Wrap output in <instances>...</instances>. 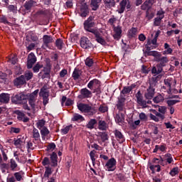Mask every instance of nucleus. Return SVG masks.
I'll use <instances>...</instances> for the list:
<instances>
[{
    "label": "nucleus",
    "mask_w": 182,
    "mask_h": 182,
    "mask_svg": "<svg viewBox=\"0 0 182 182\" xmlns=\"http://www.w3.org/2000/svg\"><path fill=\"white\" fill-rule=\"evenodd\" d=\"M42 164L46 168L44 177L48 178L52 173H53V167H58V154L53 152L50 154V159L48 157H45L42 161Z\"/></svg>",
    "instance_id": "f257e3e1"
},
{
    "label": "nucleus",
    "mask_w": 182,
    "mask_h": 182,
    "mask_svg": "<svg viewBox=\"0 0 182 182\" xmlns=\"http://www.w3.org/2000/svg\"><path fill=\"white\" fill-rule=\"evenodd\" d=\"M38 93H39V90H36L27 97V100H28V104L31 105V107L34 110H36V109H39V107H41V105H42V102L38 100Z\"/></svg>",
    "instance_id": "f03ea898"
},
{
    "label": "nucleus",
    "mask_w": 182,
    "mask_h": 182,
    "mask_svg": "<svg viewBox=\"0 0 182 182\" xmlns=\"http://www.w3.org/2000/svg\"><path fill=\"white\" fill-rule=\"evenodd\" d=\"M83 25L85 31H86V32L93 33V35L99 31L97 30V28H95L96 23L95 22L94 16H90L87 20L84 21Z\"/></svg>",
    "instance_id": "7ed1b4c3"
},
{
    "label": "nucleus",
    "mask_w": 182,
    "mask_h": 182,
    "mask_svg": "<svg viewBox=\"0 0 182 182\" xmlns=\"http://www.w3.org/2000/svg\"><path fill=\"white\" fill-rule=\"evenodd\" d=\"M160 159L154 158L151 162L148 163V167L151 170L152 174H154L156 171L160 173L161 171V166H160Z\"/></svg>",
    "instance_id": "20e7f679"
},
{
    "label": "nucleus",
    "mask_w": 182,
    "mask_h": 182,
    "mask_svg": "<svg viewBox=\"0 0 182 182\" xmlns=\"http://www.w3.org/2000/svg\"><path fill=\"white\" fill-rule=\"evenodd\" d=\"M117 163L114 158L109 159L105 166L106 171H114V170H116Z\"/></svg>",
    "instance_id": "39448f33"
},
{
    "label": "nucleus",
    "mask_w": 182,
    "mask_h": 182,
    "mask_svg": "<svg viewBox=\"0 0 182 182\" xmlns=\"http://www.w3.org/2000/svg\"><path fill=\"white\" fill-rule=\"evenodd\" d=\"M39 96L43 97V103L44 106H46L49 103V92L46 90L45 87L41 89Z\"/></svg>",
    "instance_id": "423d86ee"
},
{
    "label": "nucleus",
    "mask_w": 182,
    "mask_h": 182,
    "mask_svg": "<svg viewBox=\"0 0 182 182\" xmlns=\"http://www.w3.org/2000/svg\"><path fill=\"white\" fill-rule=\"evenodd\" d=\"M155 61L159 63L157 64V66H159L161 68H164V66H166L167 63L169 62L168 58L162 56L161 53L159 54V57Z\"/></svg>",
    "instance_id": "0eeeda50"
},
{
    "label": "nucleus",
    "mask_w": 182,
    "mask_h": 182,
    "mask_svg": "<svg viewBox=\"0 0 182 182\" xmlns=\"http://www.w3.org/2000/svg\"><path fill=\"white\" fill-rule=\"evenodd\" d=\"M14 146L17 147V149H21L22 146L25 145L26 139L24 136L18 135L16 138L14 139Z\"/></svg>",
    "instance_id": "6e6552de"
},
{
    "label": "nucleus",
    "mask_w": 182,
    "mask_h": 182,
    "mask_svg": "<svg viewBox=\"0 0 182 182\" xmlns=\"http://www.w3.org/2000/svg\"><path fill=\"white\" fill-rule=\"evenodd\" d=\"M122 26H114L113 33H112V36L114 39H115L116 41H119L120 38H122Z\"/></svg>",
    "instance_id": "1a4fd4ad"
},
{
    "label": "nucleus",
    "mask_w": 182,
    "mask_h": 182,
    "mask_svg": "<svg viewBox=\"0 0 182 182\" xmlns=\"http://www.w3.org/2000/svg\"><path fill=\"white\" fill-rule=\"evenodd\" d=\"M99 87H100V81H99V80L97 79H94L91 81H90V82L87 85V88L90 89V90H97V89H99Z\"/></svg>",
    "instance_id": "9d476101"
},
{
    "label": "nucleus",
    "mask_w": 182,
    "mask_h": 182,
    "mask_svg": "<svg viewBox=\"0 0 182 182\" xmlns=\"http://www.w3.org/2000/svg\"><path fill=\"white\" fill-rule=\"evenodd\" d=\"M36 63V56L33 53H31L28 56L27 68L28 69H32L33 65Z\"/></svg>",
    "instance_id": "9b49d317"
},
{
    "label": "nucleus",
    "mask_w": 182,
    "mask_h": 182,
    "mask_svg": "<svg viewBox=\"0 0 182 182\" xmlns=\"http://www.w3.org/2000/svg\"><path fill=\"white\" fill-rule=\"evenodd\" d=\"M12 101L16 104L25 103L26 102V97L22 93L17 94L13 97Z\"/></svg>",
    "instance_id": "f8f14e48"
},
{
    "label": "nucleus",
    "mask_w": 182,
    "mask_h": 182,
    "mask_svg": "<svg viewBox=\"0 0 182 182\" xmlns=\"http://www.w3.org/2000/svg\"><path fill=\"white\" fill-rule=\"evenodd\" d=\"M136 102L139 106H142L143 107H147V102L143 100V95H141V92L138 91L136 94Z\"/></svg>",
    "instance_id": "ddd939ff"
},
{
    "label": "nucleus",
    "mask_w": 182,
    "mask_h": 182,
    "mask_svg": "<svg viewBox=\"0 0 182 182\" xmlns=\"http://www.w3.org/2000/svg\"><path fill=\"white\" fill-rule=\"evenodd\" d=\"M80 99H88L92 97V92L87 88H82L80 90V95L78 96Z\"/></svg>",
    "instance_id": "4468645a"
},
{
    "label": "nucleus",
    "mask_w": 182,
    "mask_h": 182,
    "mask_svg": "<svg viewBox=\"0 0 182 182\" xmlns=\"http://www.w3.org/2000/svg\"><path fill=\"white\" fill-rule=\"evenodd\" d=\"M80 46L83 49H89L92 46V43L87 37H82L80 40Z\"/></svg>",
    "instance_id": "2eb2a0df"
},
{
    "label": "nucleus",
    "mask_w": 182,
    "mask_h": 182,
    "mask_svg": "<svg viewBox=\"0 0 182 182\" xmlns=\"http://www.w3.org/2000/svg\"><path fill=\"white\" fill-rule=\"evenodd\" d=\"M53 41V38H52V37H50V36H48V35L43 36V49H46V48H49V43H52Z\"/></svg>",
    "instance_id": "dca6fc26"
},
{
    "label": "nucleus",
    "mask_w": 182,
    "mask_h": 182,
    "mask_svg": "<svg viewBox=\"0 0 182 182\" xmlns=\"http://www.w3.org/2000/svg\"><path fill=\"white\" fill-rule=\"evenodd\" d=\"M154 4V0H146L141 6L142 11H149Z\"/></svg>",
    "instance_id": "f3484780"
},
{
    "label": "nucleus",
    "mask_w": 182,
    "mask_h": 182,
    "mask_svg": "<svg viewBox=\"0 0 182 182\" xmlns=\"http://www.w3.org/2000/svg\"><path fill=\"white\" fill-rule=\"evenodd\" d=\"M89 14V9L87 8V4L85 3L81 6L80 15L82 18H86Z\"/></svg>",
    "instance_id": "a211bd4d"
},
{
    "label": "nucleus",
    "mask_w": 182,
    "mask_h": 182,
    "mask_svg": "<svg viewBox=\"0 0 182 182\" xmlns=\"http://www.w3.org/2000/svg\"><path fill=\"white\" fill-rule=\"evenodd\" d=\"M144 96L146 99H153L154 97V88L151 85L146 90Z\"/></svg>",
    "instance_id": "6ab92c4d"
},
{
    "label": "nucleus",
    "mask_w": 182,
    "mask_h": 182,
    "mask_svg": "<svg viewBox=\"0 0 182 182\" xmlns=\"http://www.w3.org/2000/svg\"><path fill=\"white\" fill-rule=\"evenodd\" d=\"M161 161H166V163H168V164H171V163H174V159H173V156L171 155V154H166L164 156V159L163 158H161Z\"/></svg>",
    "instance_id": "aec40b11"
},
{
    "label": "nucleus",
    "mask_w": 182,
    "mask_h": 182,
    "mask_svg": "<svg viewBox=\"0 0 182 182\" xmlns=\"http://www.w3.org/2000/svg\"><path fill=\"white\" fill-rule=\"evenodd\" d=\"M11 99V97L9 94L6 93H1L0 94V103H9V100Z\"/></svg>",
    "instance_id": "412c9836"
},
{
    "label": "nucleus",
    "mask_w": 182,
    "mask_h": 182,
    "mask_svg": "<svg viewBox=\"0 0 182 182\" xmlns=\"http://www.w3.org/2000/svg\"><path fill=\"white\" fill-rule=\"evenodd\" d=\"M25 83H26L25 75H21L19 77L14 80V85L16 86H22V85H25Z\"/></svg>",
    "instance_id": "4be33fe9"
},
{
    "label": "nucleus",
    "mask_w": 182,
    "mask_h": 182,
    "mask_svg": "<svg viewBox=\"0 0 182 182\" xmlns=\"http://www.w3.org/2000/svg\"><path fill=\"white\" fill-rule=\"evenodd\" d=\"M114 136L117 141H119V143H123L125 140L123 134H122L120 131L117 129L114 131Z\"/></svg>",
    "instance_id": "5701e85b"
},
{
    "label": "nucleus",
    "mask_w": 182,
    "mask_h": 182,
    "mask_svg": "<svg viewBox=\"0 0 182 182\" xmlns=\"http://www.w3.org/2000/svg\"><path fill=\"white\" fill-rule=\"evenodd\" d=\"M40 130H41L40 132H41V137H42L43 140H46V139H48V136H49V134L50 133V132L46 127L42 128Z\"/></svg>",
    "instance_id": "b1692460"
},
{
    "label": "nucleus",
    "mask_w": 182,
    "mask_h": 182,
    "mask_svg": "<svg viewBox=\"0 0 182 182\" xmlns=\"http://www.w3.org/2000/svg\"><path fill=\"white\" fill-rule=\"evenodd\" d=\"M98 140H102V141H106V140H109V136L106 132H97L96 134Z\"/></svg>",
    "instance_id": "393cba45"
},
{
    "label": "nucleus",
    "mask_w": 182,
    "mask_h": 182,
    "mask_svg": "<svg viewBox=\"0 0 182 182\" xmlns=\"http://www.w3.org/2000/svg\"><path fill=\"white\" fill-rule=\"evenodd\" d=\"M35 4H36V2H35V1L29 0L28 1H26L23 6H24L26 11H31V9H32L33 6H35Z\"/></svg>",
    "instance_id": "a878e982"
},
{
    "label": "nucleus",
    "mask_w": 182,
    "mask_h": 182,
    "mask_svg": "<svg viewBox=\"0 0 182 182\" xmlns=\"http://www.w3.org/2000/svg\"><path fill=\"white\" fill-rule=\"evenodd\" d=\"M164 48L165 50L163 51V55H171L173 53V48L170 47V45H168V43H165Z\"/></svg>",
    "instance_id": "bb28decb"
},
{
    "label": "nucleus",
    "mask_w": 182,
    "mask_h": 182,
    "mask_svg": "<svg viewBox=\"0 0 182 182\" xmlns=\"http://www.w3.org/2000/svg\"><path fill=\"white\" fill-rule=\"evenodd\" d=\"M94 35L98 43H100L101 45H106V41L100 36V33L99 32V31L94 33Z\"/></svg>",
    "instance_id": "cd10ccee"
},
{
    "label": "nucleus",
    "mask_w": 182,
    "mask_h": 182,
    "mask_svg": "<svg viewBox=\"0 0 182 182\" xmlns=\"http://www.w3.org/2000/svg\"><path fill=\"white\" fill-rule=\"evenodd\" d=\"M127 5V0H122L119 4V9L118 10L119 14H123L124 12V9H126V6Z\"/></svg>",
    "instance_id": "c85d7f7f"
},
{
    "label": "nucleus",
    "mask_w": 182,
    "mask_h": 182,
    "mask_svg": "<svg viewBox=\"0 0 182 182\" xmlns=\"http://www.w3.org/2000/svg\"><path fill=\"white\" fill-rule=\"evenodd\" d=\"M104 4L107 9H110V8H113L114 6V0H103Z\"/></svg>",
    "instance_id": "c756f323"
},
{
    "label": "nucleus",
    "mask_w": 182,
    "mask_h": 182,
    "mask_svg": "<svg viewBox=\"0 0 182 182\" xmlns=\"http://www.w3.org/2000/svg\"><path fill=\"white\" fill-rule=\"evenodd\" d=\"M102 2V0H92L91 1V8L92 11H97V8H99V4Z\"/></svg>",
    "instance_id": "7c9ffc66"
},
{
    "label": "nucleus",
    "mask_w": 182,
    "mask_h": 182,
    "mask_svg": "<svg viewBox=\"0 0 182 182\" xmlns=\"http://www.w3.org/2000/svg\"><path fill=\"white\" fill-rule=\"evenodd\" d=\"M98 129L99 130H107V124L105 121L100 120L98 122Z\"/></svg>",
    "instance_id": "2f4dec72"
},
{
    "label": "nucleus",
    "mask_w": 182,
    "mask_h": 182,
    "mask_svg": "<svg viewBox=\"0 0 182 182\" xmlns=\"http://www.w3.org/2000/svg\"><path fill=\"white\" fill-rule=\"evenodd\" d=\"M80 75H82V71L80 70L75 68L73 73V77L74 80H79V77H80Z\"/></svg>",
    "instance_id": "473e14b6"
},
{
    "label": "nucleus",
    "mask_w": 182,
    "mask_h": 182,
    "mask_svg": "<svg viewBox=\"0 0 182 182\" xmlns=\"http://www.w3.org/2000/svg\"><path fill=\"white\" fill-rule=\"evenodd\" d=\"M137 35V28H132L128 31V36L129 38H134Z\"/></svg>",
    "instance_id": "72a5a7b5"
},
{
    "label": "nucleus",
    "mask_w": 182,
    "mask_h": 182,
    "mask_svg": "<svg viewBox=\"0 0 182 182\" xmlns=\"http://www.w3.org/2000/svg\"><path fill=\"white\" fill-rule=\"evenodd\" d=\"M83 120H85V118L79 114H74L72 118L73 122H83Z\"/></svg>",
    "instance_id": "f704fd0d"
},
{
    "label": "nucleus",
    "mask_w": 182,
    "mask_h": 182,
    "mask_svg": "<svg viewBox=\"0 0 182 182\" xmlns=\"http://www.w3.org/2000/svg\"><path fill=\"white\" fill-rule=\"evenodd\" d=\"M33 137L36 141L41 140V134H39V131L36 128L33 129Z\"/></svg>",
    "instance_id": "c9c22d12"
},
{
    "label": "nucleus",
    "mask_w": 182,
    "mask_h": 182,
    "mask_svg": "<svg viewBox=\"0 0 182 182\" xmlns=\"http://www.w3.org/2000/svg\"><path fill=\"white\" fill-rule=\"evenodd\" d=\"M97 112L96 107L90 106L85 113L88 114V116H93V114H96Z\"/></svg>",
    "instance_id": "e433bc0d"
},
{
    "label": "nucleus",
    "mask_w": 182,
    "mask_h": 182,
    "mask_svg": "<svg viewBox=\"0 0 182 182\" xmlns=\"http://www.w3.org/2000/svg\"><path fill=\"white\" fill-rule=\"evenodd\" d=\"M45 124H46V121L43 119H39L36 123V126L39 129V130L43 129V127H46Z\"/></svg>",
    "instance_id": "4c0bfd02"
},
{
    "label": "nucleus",
    "mask_w": 182,
    "mask_h": 182,
    "mask_svg": "<svg viewBox=\"0 0 182 182\" xmlns=\"http://www.w3.org/2000/svg\"><path fill=\"white\" fill-rule=\"evenodd\" d=\"M162 71H163V68L157 65L156 67H153L151 70V72L154 75H159V73H161Z\"/></svg>",
    "instance_id": "58836bf2"
},
{
    "label": "nucleus",
    "mask_w": 182,
    "mask_h": 182,
    "mask_svg": "<svg viewBox=\"0 0 182 182\" xmlns=\"http://www.w3.org/2000/svg\"><path fill=\"white\" fill-rule=\"evenodd\" d=\"M96 123H97V121H96V119H90L88 124H87V129H95V124H96Z\"/></svg>",
    "instance_id": "ea45409f"
},
{
    "label": "nucleus",
    "mask_w": 182,
    "mask_h": 182,
    "mask_svg": "<svg viewBox=\"0 0 182 182\" xmlns=\"http://www.w3.org/2000/svg\"><path fill=\"white\" fill-rule=\"evenodd\" d=\"M165 86L168 88V90H171V85L173 81L171 78H168L164 80Z\"/></svg>",
    "instance_id": "a19ab883"
},
{
    "label": "nucleus",
    "mask_w": 182,
    "mask_h": 182,
    "mask_svg": "<svg viewBox=\"0 0 182 182\" xmlns=\"http://www.w3.org/2000/svg\"><path fill=\"white\" fill-rule=\"evenodd\" d=\"M154 45V46L151 47H149V49H156V48H157V38H154V39H152L151 41H148L147 45L150 46V45Z\"/></svg>",
    "instance_id": "79ce46f5"
},
{
    "label": "nucleus",
    "mask_w": 182,
    "mask_h": 182,
    "mask_svg": "<svg viewBox=\"0 0 182 182\" xmlns=\"http://www.w3.org/2000/svg\"><path fill=\"white\" fill-rule=\"evenodd\" d=\"M42 68H43V65L41 63H37L36 65L33 68V70L34 73H38L39 70L42 69Z\"/></svg>",
    "instance_id": "37998d69"
},
{
    "label": "nucleus",
    "mask_w": 182,
    "mask_h": 182,
    "mask_svg": "<svg viewBox=\"0 0 182 182\" xmlns=\"http://www.w3.org/2000/svg\"><path fill=\"white\" fill-rule=\"evenodd\" d=\"M148 56H154V60L156 61L157 60V58L159 56L160 53L158 51H149L147 53Z\"/></svg>",
    "instance_id": "c03bdc74"
},
{
    "label": "nucleus",
    "mask_w": 182,
    "mask_h": 182,
    "mask_svg": "<svg viewBox=\"0 0 182 182\" xmlns=\"http://www.w3.org/2000/svg\"><path fill=\"white\" fill-rule=\"evenodd\" d=\"M154 103H161V102H164V97H163V95H157L156 97H155L154 99H153Z\"/></svg>",
    "instance_id": "a18cd8bd"
},
{
    "label": "nucleus",
    "mask_w": 182,
    "mask_h": 182,
    "mask_svg": "<svg viewBox=\"0 0 182 182\" xmlns=\"http://www.w3.org/2000/svg\"><path fill=\"white\" fill-rule=\"evenodd\" d=\"M33 77V73L31 71H27L25 73L24 79L25 80H31Z\"/></svg>",
    "instance_id": "49530a36"
},
{
    "label": "nucleus",
    "mask_w": 182,
    "mask_h": 182,
    "mask_svg": "<svg viewBox=\"0 0 182 182\" xmlns=\"http://www.w3.org/2000/svg\"><path fill=\"white\" fill-rule=\"evenodd\" d=\"M85 63L86 66H88V68H91V66H93V63H94L93 59L90 58H87L85 61Z\"/></svg>",
    "instance_id": "de8ad7c7"
},
{
    "label": "nucleus",
    "mask_w": 182,
    "mask_h": 182,
    "mask_svg": "<svg viewBox=\"0 0 182 182\" xmlns=\"http://www.w3.org/2000/svg\"><path fill=\"white\" fill-rule=\"evenodd\" d=\"M178 173H180V171H178V167H175L171 169L169 174H171L172 177H174V176H177Z\"/></svg>",
    "instance_id": "09e8293b"
},
{
    "label": "nucleus",
    "mask_w": 182,
    "mask_h": 182,
    "mask_svg": "<svg viewBox=\"0 0 182 182\" xmlns=\"http://www.w3.org/2000/svg\"><path fill=\"white\" fill-rule=\"evenodd\" d=\"M55 46H57L58 49H62L63 41L60 38L57 39L55 41Z\"/></svg>",
    "instance_id": "8fccbe9b"
},
{
    "label": "nucleus",
    "mask_w": 182,
    "mask_h": 182,
    "mask_svg": "<svg viewBox=\"0 0 182 182\" xmlns=\"http://www.w3.org/2000/svg\"><path fill=\"white\" fill-rule=\"evenodd\" d=\"M109 110V108L105 105H101L99 107V112L101 113H106Z\"/></svg>",
    "instance_id": "3c124183"
},
{
    "label": "nucleus",
    "mask_w": 182,
    "mask_h": 182,
    "mask_svg": "<svg viewBox=\"0 0 182 182\" xmlns=\"http://www.w3.org/2000/svg\"><path fill=\"white\" fill-rule=\"evenodd\" d=\"M87 105L80 103L77 105V109H80V112H82V113L85 112Z\"/></svg>",
    "instance_id": "603ef678"
},
{
    "label": "nucleus",
    "mask_w": 182,
    "mask_h": 182,
    "mask_svg": "<svg viewBox=\"0 0 182 182\" xmlns=\"http://www.w3.org/2000/svg\"><path fill=\"white\" fill-rule=\"evenodd\" d=\"M151 112L152 113H154V114H155V116H156L157 117H159V119H161V120H163V119H164V115H163V114H160L155 109H151Z\"/></svg>",
    "instance_id": "864d4df0"
},
{
    "label": "nucleus",
    "mask_w": 182,
    "mask_h": 182,
    "mask_svg": "<svg viewBox=\"0 0 182 182\" xmlns=\"http://www.w3.org/2000/svg\"><path fill=\"white\" fill-rule=\"evenodd\" d=\"M164 14H166V12H164V11H163V9L159 10L156 14V15L158 16L156 18H158L159 19H163L164 18Z\"/></svg>",
    "instance_id": "5fc2aeb1"
},
{
    "label": "nucleus",
    "mask_w": 182,
    "mask_h": 182,
    "mask_svg": "<svg viewBox=\"0 0 182 182\" xmlns=\"http://www.w3.org/2000/svg\"><path fill=\"white\" fill-rule=\"evenodd\" d=\"M132 87H124L122 90V95H127V93H130L132 92Z\"/></svg>",
    "instance_id": "6e6d98bb"
},
{
    "label": "nucleus",
    "mask_w": 182,
    "mask_h": 182,
    "mask_svg": "<svg viewBox=\"0 0 182 182\" xmlns=\"http://www.w3.org/2000/svg\"><path fill=\"white\" fill-rule=\"evenodd\" d=\"M131 127H132L133 129H137V126H139V124H140V120H136L134 122H131L129 123Z\"/></svg>",
    "instance_id": "4d7b16f0"
},
{
    "label": "nucleus",
    "mask_w": 182,
    "mask_h": 182,
    "mask_svg": "<svg viewBox=\"0 0 182 182\" xmlns=\"http://www.w3.org/2000/svg\"><path fill=\"white\" fill-rule=\"evenodd\" d=\"M95 156H96V151L95 150L91 151L90 153V156L92 163H95V161H96V159L95 158Z\"/></svg>",
    "instance_id": "13d9d810"
},
{
    "label": "nucleus",
    "mask_w": 182,
    "mask_h": 182,
    "mask_svg": "<svg viewBox=\"0 0 182 182\" xmlns=\"http://www.w3.org/2000/svg\"><path fill=\"white\" fill-rule=\"evenodd\" d=\"M10 164H11V168L12 170H15V168L18 167V164H16V161H15V160L14 159H11Z\"/></svg>",
    "instance_id": "bf43d9fd"
},
{
    "label": "nucleus",
    "mask_w": 182,
    "mask_h": 182,
    "mask_svg": "<svg viewBox=\"0 0 182 182\" xmlns=\"http://www.w3.org/2000/svg\"><path fill=\"white\" fill-rule=\"evenodd\" d=\"M117 21V18L116 17L113 16L111 18L109 19L108 23L111 25L112 26H114V23H116V21Z\"/></svg>",
    "instance_id": "052dcab7"
},
{
    "label": "nucleus",
    "mask_w": 182,
    "mask_h": 182,
    "mask_svg": "<svg viewBox=\"0 0 182 182\" xmlns=\"http://www.w3.org/2000/svg\"><path fill=\"white\" fill-rule=\"evenodd\" d=\"M71 126H67L64 129H61L62 134H68L69 133V131L70 130Z\"/></svg>",
    "instance_id": "680f3d73"
},
{
    "label": "nucleus",
    "mask_w": 182,
    "mask_h": 182,
    "mask_svg": "<svg viewBox=\"0 0 182 182\" xmlns=\"http://www.w3.org/2000/svg\"><path fill=\"white\" fill-rule=\"evenodd\" d=\"M9 62H10V63L12 65H16V62H18V59L15 57V55H14L9 59Z\"/></svg>",
    "instance_id": "e2e57ef3"
},
{
    "label": "nucleus",
    "mask_w": 182,
    "mask_h": 182,
    "mask_svg": "<svg viewBox=\"0 0 182 182\" xmlns=\"http://www.w3.org/2000/svg\"><path fill=\"white\" fill-rule=\"evenodd\" d=\"M178 100H169L167 101V104L168 106H173L174 105H176V103H178Z\"/></svg>",
    "instance_id": "0e129e2a"
},
{
    "label": "nucleus",
    "mask_w": 182,
    "mask_h": 182,
    "mask_svg": "<svg viewBox=\"0 0 182 182\" xmlns=\"http://www.w3.org/2000/svg\"><path fill=\"white\" fill-rule=\"evenodd\" d=\"M139 117L140 120H142L143 122H146V120H147V115L143 112L139 114Z\"/></svg>",
    "instance_id": "69168bd1"
},
{
    "label": "nucleus",
    "mask_w": 182,
    "mask_h": 182,
    "mask_svg": "<svg viewBox=\"0 0 182 182\" xmlns=\"http://www.w3.org/2000/svg\"><path fill=\"white\" fill-rule=\"evenodd\" d=\"M14 176L16 177L17 181H21V180L22 179V174L21 173V172L15 173Z\"/></svg>",
    "instance_id": "338daca9"
},
{
    "label": "nucleus",
    "mask_w": 182,
    "mask_h": 182,
    "mask_svg": "<svg viewBox=\"0 0 182 182\" xmlns=\"http://www.w3.org/2000/svg\"><path fill=\"white\" fill-rule=\"evenodd\" d=\"M159 151L164 152L167 150V146H166V144L159 145Z\"/></svg>",
    "instance_id": "774afa93"
}]
</instances>
